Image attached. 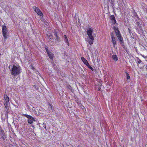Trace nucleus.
<instances>
[{
  "label": "nucleus",
  "mask_w": 147,
  "mask_h": 147,
  "mask_svg": "<svg viewBox=\"0 0 147 147\" xmlns=\"http://www.w3.org/2000/svg\"><path fill=\"white\" fill-rule=\"evenodd\" d=\"M137 59L138 61L137 62V63L138 64H141V65H142V67H143L144 65V63L143 62H142L141 61V60L138 57L137 58Z\"/></svg>",
  "instance_id": "nucleus-13"
},
{
  "label": "nucleus",
  "mask_w": 147,
  "mask_h": 147,
  "mask_svg": "<svg viewBox=\"0 0 147 147\" xmlns=\"http://www.w3.org/2000/svg\"><path fill=\"white\" fill-rule=\"evenodd\" d=\"M24 115L28 119V122L29 123L32 124L33 121H35V120L34 117L31 115L26 114H24Z\"/></svg>",
  "instance_id": "nucleus-5"
},
{
  "label": "nucleus",
  "mask_w": 147,
  "mask_h": 147,
  "mask_svg": "<svg viewBox=\"0 0 147 147\" xmlns=\"http://www.w3.org/2000/svg\"><path fill=\"white\" fill-rule=\"evenodd\" d=\"M4 105L6 109H7L8 107V105L9 103V99L8 96L7 95L6 93L4 96Z\"/></svg>",
  "instance_id": "nucleus-4"
},
{
  "label": "nucleus",
  "mask_w": 147,
  "mask_h": 147,
  "mask_svg": "<svg viewBox=\"0 0 147 147\" xmlns=\"http://www.w3.org/2000/svg\"><path fill=\"white\" fill-rule=\"evenodd\" d=\"M63 38L64 39H66V38H67V37L66 35L65 34L63 36Z\"/></svg>",
  "instance_id": "nucleus-29"
},
{
  "label": "nucleus",
  "mask_w": 147,
  "mask_h": 147,
  "mask_svg": "<svg viewBox=\"0 0 147 147\" xmlns=\"http://www.w3.org/2000/svg\"><path fill=\"white\" fill-rule=\"evenodd\" d=\"M76 102L77 103V104L79 106H81L82 105V104L81 102V101H80L79 100H76Z\"/></svg>",
  "instance_id": "nucleus-20"
},
{
  "label": "nucleus",
  "mask_w": 147,
  "mask_h": 147,
  "mask_svg": "<svg viewBox=\"0 0 147 147\" xmlns=\"http://www.w3.org/2000/svg\"><path fill=\"white\" fill-rule=\"evenodd\" d=\"M31 67L32 69L34 70L35 69V67H34L32 65H31Z\"/></svg>",
  "instance_id": "nucleus-30"
},
{
  "label": "nucleus",
  "mask_w": 147,
  "mask_h": 147,
  "mask_svg": "<svg viewBox=\"0 0 147 147\" xmlns=\"http://www.w3.org/2000/svg\"><path fill=\"white\" fill-rule=\"evenodd\" d=\"M47 53L50 59L53 60L54 56L53 54L50 52H49Z\"/></svg>",
  "instance_id": "nucleus-12"
},
{
  "label": "nucleus",
  "mask_w": 147,
  "mask_h": 147,
  "mask_svg": "<svg viewBox=\"0 0 147 147\" xmlns=\"http://www.w3.org/2000/svg\"><path fill=\"white\" fill-rule=\"evenodd\" d=\"M33 86L37 90H38V86H37L36 85H34Z\"/></svg>",
  "instance_id": "nucleus-25"
},
{
  "label": "nucleus",
  "mask_w": 147,
  "mask_h": 147,
  "mask_svg": "<svg viewBox=\"0 0 147 147\" xmlns=\"http://www.w3.org/2000/svg\"><path fill=\"white\" fill-rule=\"evenodd\" d=\"M146 69H147V65H146Z\"/></svg>",
  "instance_id": "nucleus-34"
},
{
  "label": "nucleus",
  "mask_w": 147,
  "mask_h": 147,
  "mask_svg": "<svg viewBox=\"0 0 147 147\" xmlns=\"http://www.w3.org/2000/svg\"><path fill=\"white\" fill-rule=\"evenodd\" d=\"M101 89V87H99L98 88V91H100V89Z\"/></svg>",
  "instance_id": "nucleus-32"
},
{
  "label": "nucleus",
  "mask_w": 147,
  "mask_h": 147,
  "mask_svg": "<svg viewBox=\"0 0 147 147\" xmlns=\"http://www.w3.org/2000/svg\"><path fill=\"white\" fill-rule=\"evenodd\" d=\"M102 86V84H100V86Z\"/></svg>",
  "instance_id": "nucleus-35"
},
{
  "label": "nucleus",
  "mask_w": 147,
  "mask_h": 147,
  "mask_svg": "<svg viewBox=\"0 0 147 147\" xmlns=\"http://www.w3.org/2000/svg\"><path fill=\"white\" fill-rule=\"evenodd\" d=\"M35 11L37 13L40 17L43 16V14L40 10L37 7L34 6L33 7Z\"/></svg>",
  "instance_id": "nucleus-6"
},
{
  "label": "nucleus",
  "mask_w": 147,
  "mask_h": 147,
  "mask_svg": "<svg viewBox=\"0 0 147 147\" xmlns=\"http://www.w3.org/2000/svg\"><path fill=\"white\" fill-rule=\"evenodd\" d=\"M7 28L5 25H3L2 26V32L4 40L8 38V35L7 34Z\"/></svg>",
  "instance_id": "nucleus-3"
},
{
  "label": "nucleus",
  "mask_w": 147,
  "mask_h": 147,
  "mask_svg": "<svg viewBox=\"0 0 147 147\" xmlns=\"http://www.w3.org/2000/svg\"><path fill=\"white\" fill-rule=\"evenodd\" d=\"M81 59L83 62L86 65H89V63L87 61V60L85 59L84 57H81Z\"/></svg>",
  "instance_id": "nucleus-9"
},
{
  "label": "nucleus",
  "mask_w": 147,
  "mask_h": 147,
  "mask_svg": "<svg viewBox=\"0 0 147 147\" xmlns=\"http://www.w3.org/2000/svg\"><path fill=\"white\" fill-rule=\"evenodd\" d=\"M134 15L135 16H137V13L136 12H135L134 13Z\"/></svg>",
  "instance_id": "nucleus-31"
},
{
  "label": "nucleus",
  "mask_w": 147,
  "mask_h": 147,
  "mask_svg": "<svg viewBox=\"0 0 147 147\" xmlns=\"http://www.w3.org/2000/svg\"><path fill=\"white\" fill-rule=\"evenodd\" d=\"M0 135L1 136L3 135H5V133L4 130L2 129L1 126H0Z\"/></svg>",
  "instance_id": "nucleus-15"
},
{
  "label": "nucleus",
  "mask_w": 147,
  "mask_h": 147,
  "mask_svg": "<svg viewBox=\"0 0 147 147\" xmlns=\"http://www.w3.org/2000/svg\"><path fill=\"white\" fill-rule=\"evenodd\" d=\"M110 19L111 20L112 24H116V21L114 15L111 16L110 17Z\"/></svg>",
  "instance_id": "nucleus-7"
},
{
  "label": "nucleus",
  "mask_w": 147,
  "mask_h": 147,
  "mask_svg": "<svg viewBox=\"0 0 147 147\" xmlns=\"http://www.w3.org/2000/svg\"><path fill=\"white\" fill-rule=\"evenodd\" d=\"M87 66L92 71L94 70V69L91 66H90L89 64V65H87Z\"/></svg>",
  "instance_id": "nucleus-21"
},
{
  "label": "nucleus",
  "mask_w": 147,
  "mask_h": 147,
  "mask_svg": "<svg viewBox=\"0 0 147 147\" xmlns=\"http://www.w3.org/2000/svg\"><path fill=\"white\" fill-rule=\"evenodd\" d=\"M45 50H46V51H47V53H48L49 52H50L49 50L48 49V47H47V46H45Z\"/></svg>",
  "instance_id": "nucleus-23"
},
{
  "label": "nucleus",
  "mask_w": 147,
  "mask_h": 147,
  "mask_svg": "<svg viewBox=\"0 0 147 147\" xmlns=\"http://www.w3.org/2000/svg\"><path fill=\"white\" fill-rule=\"evenodd\" d=\"M49 107H50V109H51L52 110H53V109H54L53 106L52 105H51V104H49Z\"/></svg>",
  "instance_id": "nucleus-22"
},
{
  "label": "nucleus",
  "mask_w": 147,
  "mask_h": 147,
  "mask_svg": "<svg viewBox=\"0 0 147 147\" xmlns=\"http://www.w3.org/2000/svg\"><path fill=\"white\" fill-rule=\"evenodd\" d=\"M111 38L112 39L113 46L114 47H115V45L116 44V42L114 36L113 34H111Z\"/></svg>",
  "instance_id": "nucleus-8"
},
{
  "label": "nucleus",
  "mask_w": 147,
  "mask_h": 147,
  "mask_svg": "<svg viewBox=\"0 0 147 147\" xmlns=\"http://www.w3.org/2000/svg\"><path fill=\"white\" fill-rule=\"evenodd\" d=\"M112 58L115 61H117L118 60V58L116 55H113L112 56Z\"/></svg>",
  "instance_id": "nucleus-14"
},
{
  "label": "nucleus",
  "mask_w": 147,
  "mask_h": 147,
  "mask_svg": "<svg viewBox=\"0 0 147 147\" xmlns=\"http://www.w3.org/2000/svg\"><path fill=\"white\" fill-rule=\"evenodd\" d=\"M10 71L12 75L14 76L19 75L22 72L21 67L19 65H17V66L13 65Z\"/></svg>",
  "instance_id": "nucleus-2"
},
{
  "label": "nucleus",
  "mask_w": 147,
  "mask_h": 147,
  "mask_svg": "<svg viewBox=\"0 0 147 147\" xmlns=\"http://www.w3.org/2000/svg\"><path fill=\"white\" fill-rule=\"evenodd\" d=\"M47 36H48V39H51L53 40V36L51 34H50L49 35L48 34H47Z\"/></svg>",
  "instance_id": "nucleus-18"
},
{
  "label": "nucleus",
  "mask_w": 147,
  "mask_h": 147,
  "mask_svg": "<svg viewBox=\"0 0 147 147\" xmlns=\"http://www.w3.org/2000/svg\"><path fill=\"white\" fill-rule=\"evenodd\" d=\"M128 31H129V33L131 35V31L130 29L129 28H128Z\"/></svg>",
  "instance_id": "nucleus-28"
},
{
  "label": "nucleus",
  "mask_w": 147,
  "mask_h": 147,
  "mask_svg": "<svg viewBox=\"0 0 147 147\" xmlns=\"http://www.w3.org/2000/svg\"><path fill=\"white\" fill-rule=\"evenodd\" d=\"M142 56V57H144V59H146V58H147V57L146 56H144V55H142V54H140Z\"/></svg>",
  "instance_id": "nucleus-27"
},
{
  "label": "nucleus",
  "mask_w": 147,
  "mask_h": 147,
  "mask_svg": "<svg viewBox=\"0 0 147 147\" xmlns=\"http://www.w3.org/2000/svg\"><path fill=\"white\" fill-rule=\"evenodd\" d=\"M125 72L126 74V76H127V80H129L130 78V77L129 75V74L128 73L127 71H125Z\"/></svg>",
  "instance_id": "nucleus-19"
},
{
  "label": "nucleus",
  "mask_w": 147,
  "mask_h": 147,
  "mask_svg": "<svg viewBox=\"0 0 147 147\" xmlns=\"http://www.w3.org/2000/svg\"><path fill=\"white\" fill-rule=\"evenodd\" d=\"M57 32H56V31L54 33V35L55 37H56V36H58L57 35Z\"/></svg>",
  "instance_id": "nucleus-26"
},
{
  "label": "nucleus",
  "mask_w": 147,
  "mask_h": 147,
  "mask_svg": "<svg viewBox=\"0 0 147 147\" xmlns=\"http://www.w3.org/2000/svg\"><path fill=\"white\" fill-rule=\"evenodd\" d=\"M1 137L0 139L3 140V141L4 142H5V138H6V136L5 134L4 135H3L1 136Z\"/></svg>",
  "instance_id": "nucleus-16"
},
{
  "label": "nucleus",
  "mask_w": 147,
  "mask_h": 147,
  "mask_svg": "<svg viewBox=\"0 0 147 147\" xmlns=\"http://www.w3.org/2000/svg\"><path fill=\"white\" fill-rule=\"evenodd\" d=\"M64 41L66 43V45L67 46H69V43L68 41V39L67 38H66V39H64Z\"/></svg>",
  "instance_id": "nucleus-17"
},
{
  "label": "nucleus",
  "mask_w": 147,
  "mask_h": 147,
  "mask_svg": "<svg viewBox=\"0 0 147 147\" xmlns=\"http://www.w3.org/2000/svg\"><path fill=\"white\" fill-rule=\"evenodd\" d=\"M56 37V40L58 41H59L60 40V38L59 37L57 36Z\"/></svg>",
  "instance_id": "nucleus-24"
},
{
  "label": "nucleus",
  "mask_w": 147,
  "mask_h": 147,
  "mask_svg": "<svg viewBox=\"0 0 147 147\" xmlns=\"http://www.w3.org/2000/svg\"><path fill=\"white\" fill-rule=\"evenodd\" d=\"M117 37L119 40L120 41L121 44L122 45H123L124 43L123 39L121 35L117 36Z\"/></svg>",
  "instance_id": "nucleus-11"
},
{
  "label": "nucleus",
  "mask_w": 147,
  "mask_h": 147,
  "mask_svg": "<svg viewBox=\"0 0 147 147\" xmlns=\"http://www.w3.org/2000/svg\"><path fill=\"white\" fill-rule=\"evenodd\" d=\"M114 29L115 30V32L117 36L121 35L119 30L117 28H116L115 27H114Z\"/></svg>",
  "instance_id": "nucleus-10"
},
{
  "label": "nucleus",
  "mask_w": 147,
  "mask_h": 147,
  "mask_svg": "<svg viewBox=\"0 0 147 147\" xmlns=\"http://www.w3.org/2000/svg\"><path fill=\"white\" fill-rule=\"evenodd\" d=\"M93 31V29L91 26H89L87 28L86 32L88 36L87 42L90 45H92L94 42V38L92 35Z\"/></svg>",
  "instance_id": "nucleus-1"
},
{
  "label": "nucleus",
  "mask_w": 147,
  "mask_h": 147,
  "mask_svg": "<svg viewBox=\"0 0 147 147\" xmlns=\"http://www.w3.org/2000/svg\"><path fill=\"white\" fill-rule=\"evenodd\" d=\"M136 52H138V49L137 48L136 49Z\"/></svg>",
  "instance_id": "nucleus-33"
}]
</instances>
